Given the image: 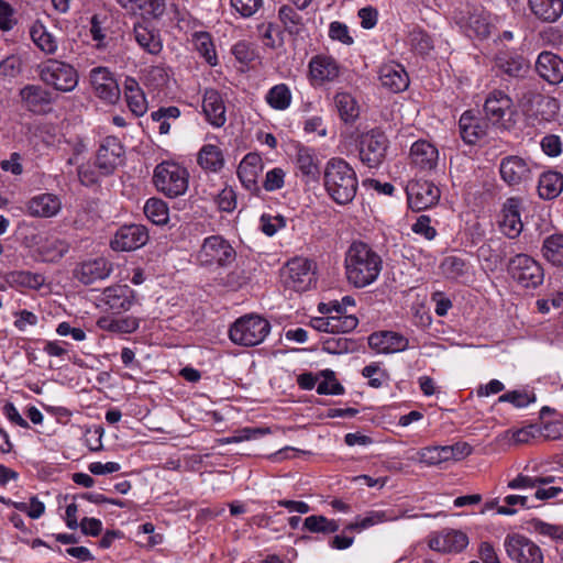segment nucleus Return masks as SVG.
Wrapping results in <instances>:
<instances>
[{"label":"nucleus","instance_id":"nucleus-32","mask_svg":"<svg viewBox=\"0 0 563 563\" xmlns=\"http://www.w3.org/2000/svg\"><path fill=\"white\" fill-rule=\"evenodd\" d=\"M531 14L543 23H554L563 15V0H528Z\"/></svg>","mask_w":563,"mask_h":563},{"label":"nucleus","instance_id":"nucleus-61","mask_svg":"<svg viewBox=\"0 0 563 563\" xmlns=\"http://www.w3.org/2000/svg\"><path fill=\"white\" fill-rule=\"evenodd\" d=\"M530 526L534 532L549 537L552 540H563V526L544 522L540 519H532Z\"/></svg>","mask_w":563,"mask_h":563},{"label":"nucleus","instance_id":"nucleus-19","mask_svg":"<svg viewBox=\"0 0 563 563\" xmlns=\"http://www.w3.org/2000/svg\"><path fill=\"white\" fill-rule=\"evenodd\" d=\"M90 81L96 95L108 103H115L120 98V88L110 70L96 67L90 71Z\"/></svg>","mask_w":563,"mask_h":563},{"label":"nucleus","instance_id":"nucleus-24","mask_svg":"<svg viewBox=\"0 0 563 563\" xmlns=\"http://www.w3.org/2000/svg\"><path fill=\"white\" fill-rule=\"evenodd\" d=\"M417 515L410 516L407 515V511H402L401 514H396L395 510H371L364 514L363 516H357L355 520L349 523L344 528V532L347 531H362L368 529L373 526L384 523L387 521H396L400 518H416Z\"/></svg>","mask_w":563,"mask_h":563},{"label":"nucleus","instance_id":"nucleus-45","mask_svg":"<svg viewBox=\"0 0 563 563\" xmlns=\"http://www.w3.org/2000/svg\"><path fill=\"white\" fill-rule=\"evenodd\" d=\"M292 95L286 84H277L273 86L265 96L267 104L277 111H284L291 104Z\"/></svg>","mask_w":563,"mask_h":563},{"label":"nucleus","instance_id":"nucleus-25","mask_svg":"<svg viewBox=\"0 0 563 563\" xmlns=\"http://www.w3.org/2000/svg\"><path fill=\"white\" fill-rule=\"evenodd\" d=\"M410 164L419 170H433L439 162L438 148L426 140L416 141L409 153Z\"/></svg>","mask_w":563,"mask_h":563},{"label":"nucleus","instance_id":"nucleus-48","mask_svg":"<svg viewBox=\"0 0 563 563\" xmlns=\"http://www.w3.org/2000/svg\"><path fill=\"white\" fill-rule=\"evenodd\" d=\"M179 117L180 110L175 106L161 107L151 113L152 120L159 124L158 131L161 134H168L172 122H175Z\"/></svg>","mask_w":563,"mask_h":563},{"label":"nucleus","instance_id":"nucleus-14","mask_svg":"<svg viewBox=\"0 0 563 563\" xmlns=\"http://www.w3.org/2000/svg\"><path fill=\"white\" fill-rule=\"evenodd\" d=\"M522 199L519 197L507 198L500 210L499 228L509 239H516L523 229L521 221Z\"/></svg>","mask_w":563,"mask_h":563},{"label":"nucleus","instance_id":"nucleus-5","mask_svg":"<svg viewBox=\"0 0 563 563\" xmlns=\"http://www.w3.org/2000/svg\"><path fill=\"white\" fill-rule=\"evenodd\" d=\"M236 257L233 246L221 235L206 238L197 254V261L202 266L225 267L231 265Z\"/></svg>","mask_w":563,"mask_h":563},{"label":"nucleus","instance_id":"nucleus-47","mask_svg":"<svg viewBox=\"0 0 563 563\" xmlns=\"http://www.w3.org/2000/svg\"><path fill=\"white\" fill-rule=\"evenodd\" d=\"M443 275L453 280L465 277L470 273V264L459 256H446L440 266Z\"/></svg>","mask_w":563,"mask_h":563},{"label":"nucleus","instance_id":"nucleus-53","mask_svg":"<svg viewBox=\"0 0 563 563\" xmlns=\"http://www.w3.org/2000/svg\"><path fill=\"white\" fill-rule=\"evenodd\" d=\"M320 376L323 378L317 383V393L319 395H342L344 394V387L335 379L334 372L331 369H324L320 372Z\"/></svg>","mask_w":563,"mask_h":563},{"label":"nucleus","instance_id":"nucleus-4","mask_svg":"<svg viewBox=\"0 0 563 563\" xmlns=\"http://www.w3.org/2000/svg\"><path fill=\"white\" fill-rule=\"evenodd\" d=\"M189 174L183 166L173 162H163L154 169L153 180L164 195L175 198L188 189Z\"/></svg>","mask_w":563,"mask_h":563},{"label":"nucleus","instance_id":"nucleus-37","mask_svg":"<svg viewBox=\"0 0 563 563\" xmlns=\"http://www.w3.org/2000/svg\"><path fill=\"white\" fill-rule=\"evenodd\" d=\"M291 1L279 7L278 19L283 24L285 31L290 35H299L305 29V20L300 12Z\"/></svg>","mask_w":563,"mask_h":563},{"label":"nucleus","instance_id":"nucleus-18","mask_svg":"<svg viewBox=\"0 0 563 563\" xmlns=\"http://www.w3.org/2000/svg\"><path fill=\"white\" fill-rule=\"evenodd\" d=\"M41 79L59 91H70V65L48 59L40 66Z\"/></svg>","mask_w":563,"mask_h":563},{"label":"nucleus","instance_id":"nucleus-8","mask_svg":"<svg viewBox=\"0 0 563 563\" xmlns=\"http://www.w3.org/2000/svg\"><path fill=\"white\" fill-rule=\"evenodd\" d=\"M283 282L287 288L297 292L307 291L314 283L312 262L303 257L292 258L283 272Z\"/></svg>","mask_w":563,"mask_h":563},{"label":"nucleus","instance_id":"nucleus-11","mask_svg":"<svg viewBox=\"0 0 563 563\" xmlns=\"http://www.w3.org/2000/svg\"><path fill=\"white\" fill-rule=\"evenodd\" d=\"M134 291L128 285H113L96 296L97 308L115 313L128 311L133 305Z\"/></svg>","mask_w":563,"mask_h":563},{"label":"nucleus","instance_id":"nucleus-26","mask_svg":"<svg viewBox=\"0 0 563 563\" xmlns=\"http://www.w3.org/2000/svg\"><path fill=\"white\" fill-rule=\"evenodd\" d=\"M368 345L378 353L391 354L406 351L409 340L400 333L384 331L372 333L368 336Z\"/></svg>","mask_w":563,"mask_h":563},{"label":"nucleus","instance_id":"nucleus-23","mask_svg":"<svg viewBox=\"0 0 563 563\" xmlns=\"http://www.w3.org/2000/svg\"><path fill=\"white\" fill-rule=\"evenodd\" d=\"M117 3L133 16L151 18L159 20L166 11L165 0H115Z\"/></svg>","mask_w":563,"mask_h":563},{"label":"nucleus","instance_id":"nucleus-58","mask_svg":"<svg viewBox=\"0 0 563 563\" xmlns=\"http://www.w3.org/2000/svg\"><path fill=\"white\" fill-rule=\"evenodd\" d=\"M537 107L538 115L544 121L553 120L560 110L559 101L550 96H539Z\"/></svg>","mask_w":563,"mask_h":563},{"label":"nucleus","instance_id":"nucleus-33","mask_svg":"<svg viewBox=\"0 0 563 563\" xmlns=\"http://www.w3.org/2000/svg\"><path fill=\"white\" fill-rule=\"evenodd\" d=\"M457 22L465 29L468 36L473 33L478 37H487L490 34L488 14L482 9L468 10L466 15L459 18Z\"/></svg>","mask_w":563,"mask_h":563},{"label":"nucleus","instance_id":"nucleus-31","mask_svg":"<svg viewBox=\"0 0 563 563\" xmlns=\"http://www.w3.org/2000/svg\"><path fill=\"white\" fill-rule=\"evenodd\" d=\"M111 264L103 257L82 262L76 269V277L85 285L106 279L111 274Z\"/></svg>","mask_w":563,"mask_h":563},{"label":"nucleus","instance_id":"nucleus-22","mask_svg":"<svg viewBox=\"0 0 563 563\" xmlns=\"http://www.w3.org/2000/svg\"><path fill=\"white\" fill-rule=\"evenodd\" d=\"M499 172L503 180L509 186H516L531 179V169L528 162L519 156L503 158Z\"/></svg>","mask_w":563,"mask_h":563},{"label":"nucleus","instance_id":"nucleus-9","mask_svg":"<svg viewBox=\"0 0 563 563\" xmlns=\"http://www.w3.org/2000/svg\"><path fill=\"white\" fill-rule=\"evenodd\" d=\"M484 112L493 124L508 129L515 113L512 99L503 90H493L485 99Z\"/></svg>","mask_w":563,"mask_h":563},{"label":"nucleus","instance_id":"nucleus-62","mask_svg":"<svg viewBox=\"0 0 563 563\" xmlns=\"http://www.w3.org/2000/svg\"><path fill=\"white\" fill-rule=\"evenodd\" d=\"M68 252V244L65 241H48L42 249V255L46 262H56Z\"/></svg>","mask_w":563,"mask_h":563},{"label":"nucleus","instance_id":"nucleus-17","mask_svg":"<svg viewBox=\"0 0 563 563\" xmlns=\"http://www.w3.org/2000/svg\"><path fill=\"white\" fill-rule=\"evenodd\" d=\"M124 154L123 146L118 137L107 136L97 152V166L103 176L111 175Z\"/></svg>","mask_w":563,"mask_h":563},{"label":"nucleus","instance_id":"nucleus-42","mask_svg":"<svg viewBox=\"0 0 563 563\" xmlns=\"http://www.w3.org/2000/svg\"><path fill=\"white\" fill-rule=\"evenodd\" d=\"M334 106L339 112L340 119L345 123H353L360 115L358 103L349 92H336L334 96Z\"/></svg>","mask_w":563,"mask_h":563},{"label":"nucleus","instance_id":"nucleus-64","mask_svg":"<svg viewBox=\"0 0 563 563\" xmlns=\"http://www.w3.org/2000/svg\"><path fill=\"white\" fill-rule=\"evenodd\" d=\"M77 172L80 184L87 187L98 184L100 176H103L97 166V162L95 164L89 162L81 164Z\"/></svg>","mask_w":563,"mask_h":563},{"label":"nucleus","instance_id":"nucleus-15","mask_svg":"<svg viewBox=\"0 0 563 563\" xmlns=\"http://www.w3.org/2000/svg\"><path fill=\"white\" fill-rule=\"evenodd\" d=\"M309 79L312 86H321L339 78L341 68L339 63L329 55L319 54L309 60Z\"/></svg>","mask_w":563,"mask_h":563},{"label":"nucleus","instance_id":"nucleus-3","mask_svg":"<svg viewBox=\"0 0 563 563\" xmlns=\"http://www.w3.org/2000/svg\"><path fill=\"white\" fill-rule=\"evenodd\" d=\"M267 319L250 313L240 317L229 329L230 340L240 346L251 347L261 344L271 332Z\"/></svg>","mask_w":563,"mask_h":563},{"label":"nucleus","instance_id":"nucleus-44","mask_svg":"<svg viewBox=\"0 0 563 563\" xmlns=\"http://www.w3.org/2000/svg\"><path fill=\"white\" fill-rule=\"evenodd\" d=\"M543 257L554 266L563 265V234L554 233L547 236L541 249Z\"/></svg>","mask_w":563,"mask_h":563},{"label":"nucleus","instance_id":"nucleus-34","mask_svg":"<svg viewBox=\"0 0 563 563\" xmlns=\"http://www.w3.org/2000/svg\"><path fill=\"white\" fill-rule=\"evenodd\" d=\"M497 68L512 78L523 77L529 70L528 60L514 52H501L496 57Z\"/></svg>","mask_w":563,"mask_h":563},{"label":"nucleus","instance_id":"nucleus-2","mask_svg":"<svg viewBox=\"0 0 563 563\" xmlns=\"http://www.w3.org/2000/svg\"><path fill=\"white\" fill-rule=\"evenodd\" d=\"M323 186L335 203L349 205L355 198L358 188L356 172L345 159L332 157L324 166Z\"/></svg>","mask_w":563,"mask_h":563},{"label":"nucleus","instance_id":"nucleus-38","mask_svg":"<svg viewBox=\"0 0 563 563\" xmlns=\"http://www.w3.org/2000/svg\"><path fill=\"white\" fill-rule=\"evenodd\" d=\"M60 209V201L52 194H43L32 198L27 203V211L33 217L49 218Z\"/></svg>","mask_w":563,"mask_h":563},{"label":"nucleus","instance_id":"nucleus-30","mask_svg":"<svg viewBox=\"0 0 563 563\" xmlns=\"http://www.w3.org/2000/svg\"><path fill=\"white\" fill-rule=\"evenodd\" d=\"M133 36L139 46L148 54L158 55L163 49L159 32L145 21L134 23Z\"/></svg>","mask_w":563,"mask_h":563},{"label":"nucleus","instance_id":"nucleus-50","mask_svg":"<svg viewBox=\"0 0 563 563\" xmlns=\"http://www.w3.org/2000/svg\"><path fill=\"white\" fill-rule=\"evenodd\" d=\"M418 461L426 465H438L450 461L446 445L426 446L419 450Z\"/></svg>","mask_w":563,"mask_h":563},{"label":"nucleus","instance_id":"nucleus-49","mask_svg":"<svg viewBox=\"0 0 563 563\" xmlns=\"http://www.w3.org/2000/svg\"><path fill=\"white\" fill-rule=\"evenodd\" d=\"M303 527L310 532L324 534L334 533L340 529L338 521L314 515L305 519Z\"/></svg>","mask_w":563,"mask_h":563},{"label":"nucleus","instance_id":"nucleus-21","mask_svg":"<svg viewBox=\"0 0 563 563\" xmlns=\"http://www.w3.org/2000/svg\"><path fill=\"white\" fill-rule=\"evenodd\" d=\"M296 174L299 175L303 183L310 184L319 180L320 167L319 159L313 148L307 146H298L295 154Z\"/></svg>","mask_w":563,"mask_h":563},{"label":"nucleus","instance_id":"nucleus-36","mask_svg":"<svg viewBox=\"0 0 563 563\" xmlns=\"http://www.w3.org/2000/svg\"><path fill=\"white\" fill-rule=\"evenodd\" d=\"M405 43L413 54L420 56L428 55L434 48L432 36L419 25L408 29Z\"/></svg>","mask_w":563,"mask_h":563},{"label":"nucleus","instance_id":"nucleus-13","mask_svg":"<svg viewBox=\"0 0 563 563\" xmlns=\"http://www.w3.org/2000/svg\"><path fill=\"white\" fill-rule=\"evenodd\" d=\"M148 238L146 227L142 224H125L117 230L110 241V246L117 252H131L144 246Z\"/></svg>","mask_w":563,"mask_h":563},{"label":"nucleus","instance_id":"nucleus-51","mask_svg":"<svg viewBox=\"0 0 563 563\" xmlns=\"http://www.w3.org/2000/svg\"><path fill=\"white\" fill-rule=\"evenodd\" d=\"M144 213L155 224H164L168 220V208L157 198H151L145 202Z\"/></svg>","mask_w":563,"mask_h":563},{"label":"nucleus","instance_id":"nucleus-16","mask_svg":"<svg viewBox=\"0 0 563 563\" xmlns=\"http://www.w3.org/2000/svg\"><path fill=\"white\" fill-rule=\"evenodd\" d=\"M468 544L467 536L454 529H443L429 537L428 545L431 550L442 553L462 552Z\"/></svg>","mask_w":563,"mask_h":563},{"label":"nucleus","instance_id":"nucleus-46","mask_svg":"<svg viewBox=\"0 0 563 563\" xmlns=\"http://www.w3.org/2000/svg\"><path fill=\"white\" fill-rule=\"evenodd\" d=\"M195 49L210 65L216 66L218 57L212 42V37L208 32H196L192 35Z\"/></svg>","mask_w":563,"mask_h":563},{"label":"nucleus","instance_id":"nucleus-60","mask_svg":"<svg viewBox=\"0 0 563 563\" xmlns=\"http://www.w3.org/2000/svg\"><path fill=\"white\" fill-rule=\"evenodd\" d=\"M263 4L264 0H230L231 8L243 19L255 15Z\"/></svg>","mask_w":563,"mask_h":563},{"label":"nucleus","instance_id":"nucleus-63","mask_svg":"<svg viewBox=\"0 0 563 563\" xmlns=\"http://www.w3.org/2000/svg\"><path fill=\"white\" fill-rule=\"evenodd\" d=\"M286 172L282 167L269 169L264 178L263 188L267 192L280 190L285 186Z\"/></svg>","mask_w":563,"mask_h":563},{"label":"nucleus","instance_id":"nucleus-1","mask_svg":"<svg viewBox=\"0 0 563 563\" xmlns=\"http://www.w3.org/2000/svg\"><path fill=\"white\" fill-rule=\"evenodd\" d=\"M383 260L368 244L355 241L345 254V275L355 288H364L377 280Z\"/></svg>","mask_w":563,"mask_h":563},{"label":"nucleus","instance_id":"nucleus-41","mask_svg":"<svg viewBox=\"0 0 563 563\" xmlns=\"http://www.w3.org/2000/svg\"><path fill=\"white\" fill-rule=\"evenodd\" d=\"M197 162L202 169L217 173L223 167L224 157L220 147L206 144L200 148Z\"/></svg>","mask_w":563,"mask_h":563},{"label":"nucleus","instance_id":"nucleus-55","mask_svg":"<svg viewBox=\"0 0 563 563\" xmlns=\"http://www.w3.org/2000/svg\"><path fill=\"white\" fill-rule=\"evenodd\" d=\"M145 85L161 89L165 87L169 80L167 68L163 65L151 66L145 70L144 75Z\"/></svg>","mask_w":563,"mask_h":563},{"label":"nucleus","instance_id":"nucleus-6","mask_svg":"<svg viewBox=\"0 0 563 563\" xmlns=\"http://www.w3.org/2000/svg\"><path fill=\"white\" fill-rule=\"evenodd\" d=\"M357 148L363 165L368 168H378L385 161L388 139L384 132L373 129L360 135Z\"/></svg>","mask_w":563,"mask_h":563},{"label":"nucleus","instance_id":"nucleus-39","mask_svg":"<svg viewBox=\"0 0 563 563\" xmlns=\"http://www.w3.org/2000/svg\"><path fill=\"white\" fill-rule=\"evenodd\" d=\"M459 128L463 141L467 144H475L486 134L485 125L478 118L472 115L470 111L461 115Z\"/></svg>","mask_w":563,"mask_h":563},{"label":"nucleus","instance_id":"nucleus-10","mask_svg":"<svg viewBox=\"0 0 563 563\" xmlns=\"http://www.w3.org/2000/svg\"><path fill=\"white\" fill-rule=\"evenodd\" d=\"M504 545L507 555L516 563H543L540 547L522 534H508Z\"/></svg>","mask_w":563,"mask_h":563},{"label":"nucleus","instance_id":"nucleus-12","mask_svg":"<svg viewBox=\"0 0 563 563\" xmlns=\"http://www.w3.org/2000/svg\"><path fill=\"white\" fill-rule=\"evenodd\" d=\"M408 206L421 211L434 206L440 199V189L428 180H411L406 187Z\"/></svg>","mask_w":563,"mask_h":563},{"label":"nucleus","instance_id":"nucleus-35","mask_svg":"<svg viewBox=\"0 0 563 563\" xmlns=\"http://www.w3.org/2000/svg\"><path fill=\"white\" fill-rule=\"evenodd\" d=\"M20 97L25 108L34 113H41L51 103L49 92L41 86L27 85L20 90Z\"/></svg>","mask_w":563,"mask_h":563},{"label":"nucleus","instance_id":"nucleus-40","mask_svg":"<svg viewBox=\"0 0 563 563\" xmlns=\"http://www.w3.org/2000/svg\"><path fill=\"white\" fill-rule=\"evenodd\" d=\"M563 190V175L559 172L543 173L538 183V192L542 199L556 198Z\"/></svg>","mask_w":563,"mask_h":563},{"label":"nucleus","instance_id":"nucleus-27","mask_svg":"<svg viewBox=\"0 0 563 563\" xmlns=\"http://www.w3.org/2000/svg\"><path fill=\"white\" fill-rule=\"evenodd\" d=\"M380 85L390 92L398 93L409 86V76L402 65L388 63L380 66L378 71Z\"/></svg>","mask_w":563,"mask_h":563},{"label":"nucleus","instance_id":"nucleus-29","mask_svg":"<svg viewBox=\"0 0 563 563\" xmlns=\"http://www.w3.org/2000/svg\"><path fill=\"white\" fill-rule=\"evenodd\" d=\"M536 69L540 77L551 85L563 81V59L552 52H541L536 62Z\"/></svg>","mask_w":563,"mask_h":563},{"label":"nucleus","instance_id":"nucleus-59","mask_svg":"<svg viewBox=\"0 0 563 563\" xmlns=\"http://www.w3.org/2000/svg\"><path fill=\"white\" fill-rule=\"evenodd\" d=\"M504 506H499L497 508L498 515L512 516L517 514V506L526 509L531 508V505H529V499L525 495H507L504 497Z\"/></svg>","mask_w":563,"mask_h":563},{"label":"nucleus","instance_id":"nucleus-57","mask_svg":"<svg viewBox=\"0 0 563 563\" xmlns=\"http://www.w3.org/2000/svg\"><path fill=\"white\" fill-rule=\"evenodd\" d=\"M104 430L101 426L95 424L92 427L86 428L82 431L81 442L87 449L91 452H99L102 450V437Z\"/></svg>","mask_w":563,"mask_h":563},{"label":"nucleus","instance_id":"nucleus-7","mask_svg":"<svg viewBox=\"0 0 563 563\" xmlns=\"http://www.w3.org/2000/svg\"><path fill=\"white\" fill-rule=\"evenodd\" d=\"M508 271L518 284L527 288L541 285L544 277L541 265L527 254H517L512 257Z\"/></svg>","mask_w":563,"mask_h":563},{"label":"nucleus","instance_id":"nucleus-54","mask_svg":"<svg viewBox=\"0 0 563 563\" xmlns=\"http://www.w3.org/2000/svg\"><path fill=\"white\" fill-rule=\"evenodd\" d=\"M10 280L21 287L37 289L44 284L45 279L42 274L20 271L11 273Z\"/></svg>","mask_w":563,"mask_h":563},{"label":"nucleus","instance_id":"nucleus-20","mask_svg":"<svg viewBox=\"0 0 563 563\" xmlns=\"http://www.w3.org/2000/svg\"><path fill=\"white\" fill-rule=\"evenodd\" d=\"M264 167L262 157L257 153H249L240 162L238 167V177L242 186L251 194L258 195L261 187L257 178Z\"/></svg>","mask_w":563,"mask_h":563},{"label":"nucleus","instance_id":"nucleus-43","mask_svg":"<svg viewBox=\"0 0 563 563\" xmlns=\"http://www.w3.org/2000/svg\"><path fill=\"white\" fill-rule=\"evenodd\" d=\"M98 325L113 333L126 334L134 332L139 328V320L132 316L119 318L103 317L98 320Z\"/></svg>","mask_w":563,"mask_h":563},{"label":"nucleus","instance_id":"nucleus-28","mask_svg":"<svg viewBox=\"0 0 563 563\" xmlns=\"http://www.w3.org/2000/svg\"><path fill=\"white\" fill-rule=\"evenodd\" d=\"M202 111L206 120L213 128H222L225 124V104L218 90L212 88L205 90L202 97Z\"/></svg>","mask_w":563,"mask_h":563},{"label":"nucleus","instance_id":"nucleus-56","mask_svg":"<svg viewBox=\"0 0 563 563\" xmlns=\"http://www.w3.org/2000/svg\"><path fill=\"white\" fill-rule=\"evenodd\" d=\"M537 400L534 393L529 390H511L499 396V402H509L516 408H525Z\"/></svg>","mask_w":563,"mask_h":563},{"label":"nucleus","instance_id":"nucleus-52","mask_svg":"<svg viewBox=\"0 0 563 563\" xmlns=\"http://www.w3.org/2000/svg\"><path fill=\"white\" fill-rule=\"evenodd\" d=\"M30 35L35 45L46 53H54L57 45L54 36L42 24H34Z\"/></svg>","mask_w":563,"mask_h":563}]
</instances>
